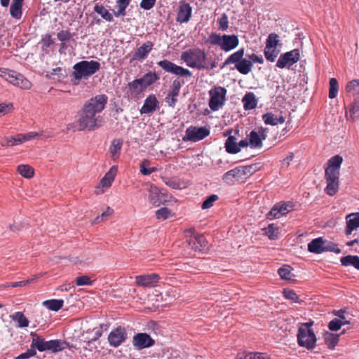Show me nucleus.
<instances>
[{
    "label": "nucleus",
    "instance_id": "1a4fd4ad",
    "mask_svg": "<svg viewBox=\"0 0 359 359\" xmlns=\"http://www.w3.org/2000/svg\"><path fill=\"white\" fill-rule=\"evenodd\" d=\"M226 92V89L222 86H216L209 90V107L212 111H218L225 104Z\"/></svg>",
    "mask_w": 359,
    "mask_h": 359
},
{
    "label": "nucleus",
    "instance_id": "a18cd8bd",
    "mask_svg": "<svg viewBox=\"0 0 359 359\" xmlns=\"http://www.w3.org/2000/svg\"><path fill=\"white\" fill-rule=\"evenodd\" d=\"M279 41L280 40L278 35L276 33H271L267 37L265 47L268 49L273 48H276Z\"/></svg>",
    "mask_w": 359,
    "mask_h": 359
},
{
    "label": "nucleus",
    "instance_id": "338daca9",
    "mask_svg": "<svg viewBox=\"0 0 359 359\" xmlns=\"http://www.w3.org/2000/svg\"><path fill=\"white\" fill-rule=\"evenodd\" d=\"M184 84V81L183 80L176 79L172 81V85L170 86V90L180 93V88Z\"/></svg>",
    "mask_w": 359,
    "mask_h": 359
},
{
    "label": "nucleus",
    "instance_id": "c03bdc74",
    "mask_svg": "<svg viewBox=\"0 0 359 359\" xmlns=\"http://www.w3.org/2000/svg\"><path fill=\"white\" fill-rule=\"evenodd\" d=\"M348 113L352 120L359 117V97H356L351 104Z\"/></svg>",
    "mask_w": 359,
    "mask_h": 359
},
{
    "label": "nucleus",
    "instance_id": "0e129e2a",
    "mask_svg": "<svg viewBox=\"0 0 359 359\" xmlns=\"http://www.w3.org/2000/svg\"><path fill=\"white\" fill-rule=\"evenodd\" d=\"M149 165V162L144 160L140 166V172L143 175H149L156 171L155 168H147L146 165Z\"/></svg>",
    "mask_w": 359,
    "mask_h": 359
},
{
    "label": "nucleus",
    "instance_id": "2eb2a0df",
    "mask_svg": "<svg viewBox=\"0 0 359 359\" xmlns=\"http://www.w3.org/2000/svg\"><path fill=\"white\" fill-rule=\"evenodd\" d=\"M127 339L126 329L121 326L113 330L108 336V341L111 346L118 347Z\"/></svg>",
    "mask_w": 359,
    "mask_h": 359
},
{
    "label": "nucleus",
    "instance_id": "f3484780",
    "mask_svg": "<svg viewBox=\"0 0 359 359\" xmlns=\"http://www.w3.org/2000/svg\"><path fill=\"white\" fill-rule=\"evenodd\" d=\"M292 210V206L290 203H286L284 202L276 203L267 214V218L269 219L280 218V217L287 214Z\"/></svg>",
    "mask_w": 359,
    "mask_h": 359
},
{
    "label": "nucleus",
    "instance_id": "4c0bfd02",
    "mask_svg": "<svg viewBox=\"0 0 359 359\" xmlns=\"http://www.w3.org/2000/svg\"><path fill=\"white\" fill-rule=\"evenodd\" d=\"M264 234L271 240H276L278 238L279 229L273 224H270L267 227L262 229Z\"/></svg>",
    "mask_w": 359,
    "mask_h": 359
},
{
    "label": "nucleus",
    "instance_id": "c9c22d12",
    "mask_svg": "<svg viewBox=\"0 0 359 359\" xmlns=\"http://www.w3.org/2000/svg\"><path fill=\"white\" fill-rule=\"evenodd\" d=\"M339 337V334H335L329 332H325L323 334L324 341L330 348H333L337 344Z\"/></svg>",
    "mask_w": 359,
    "mask_h": 359
},
{
    "label": "nucleus",
    "instance_id": "4d7b16f0",
    "mask_svg": "<svg viewBox=\"0 0 359 359\" xmlns=\"http://www.w3.org/2000/svg\"><path fill=\"white\" fill-rule=\"evenodd\" d=\"M218 199H219V197L217 195H216V194L210 195L203 201V203L201 205V208L203 210L210 208L213 205V203L215 201H217Z\"/></svg>",
    "mask_w": 359,
    "mask_h": 359
},
{
    "label": "nucleus",
    "instance_id": "de8ad7c7",
    "mask_svg": "<svg viewBox=\"0 0 359 359\" xmlns=\"http://www.w3.org/2000/svg\"><path fill=\"white\" fill-rule=\"evenodd\" d=\"M173 215L171 210L168 208H161L156 211V217L159 220H165Z\"/></svg>",
    "mask_w": 359,
    "mask_h": 359
},
{
    "label": "nucleus",
    "instance_id": "5701e85b",
    "mask_svg": "<svg viewBox=\"0 0 359 359\" xmlns=\"http://www.w3.org/2000/svg\"><path fill=\"white\" fill-rule=\"evenodd\" d=\"M345 233L348 236L352 231L359 228V212L351 213L346 217Z\"/></svg>",
    "mask_w": 359,
    "mask_h": 359
},
{
    "label": "nucleus",
    "instance_id": "dca6fc26",
    "mask_svg": "<svg viewBox=\"0 0 359 359\" xmlns=\"http://www.w3.org/2000/svg\"><path fill=\"white\" fill-rule=\"evenodd\" d=\"M154 343V340L147 333L136 334L133 338V345L137 350L151 347Z\"/></svg>",
    "mask_w": 359,
    "mask_h": 359
},
{
    "label": "nucleus",
    "instance_id": "f8f14e48",
    "mask_svg": "<svg viewBox=\"0 0 359 359\" xmlns=\"http://www.w3.org/2000/svg\"><path fill=\"white\" fill-rule=\"evenodd\" d=\"M268 129L263 127L257 130H252L248 135L249 146L252 149H260L263 146V141L266 139Z\"/></svg>",
    "mask_w": 359,
    "mask_h": 359
},
{
    "label": "nucleus",
    "instance_id": "cd10ccee",
    "mask_svg": "<svg viewBox=\"0 0 359 359\" xmlns=\"http://www.w3.org/2000/svg\"><path fill=\"white\" fill-rule=\"evenodd\" d=\"M123 147V140L121 139H114L111 142L109 147V154L111 158L115 161L118 158Z\"/></svg>",
    "mask_w": 359,
    "mask_h": 359
},
{
    "label": "nucleus",
    "instance_id": "7ed1b4c3",
    "mask_svg": "<svg viewBox=\"0 0 359 359\" xmlns=\"http://www.w3.org/2000/svg\"><path fill=\"white\" fill-rule=\"evenodd\" d=\"M343 162L342 156L335 155L327 161V166L325 170V177L327 182L325 192L329 196H333L339 188V170Z\"/></svg>",
    "mask_w": 359,
    "mask_h": 359
},
{
    "label": "nucleus",
    "instance_id": "13d9d810",
    "mask_svg": "<svg viewBox=\"0 0 359 359\" xmlns=\"http://www.w3.org/2000/svg\"><path fill=\"white\" fill-rule=\"evenodd\" d=\"M38 277H39L38 276H34V278H29V279H27L25 280H21V281L11 283H6L4 285V287H24V286L27 285V284L32 283Z\"/></svg>",
    "mask_w": 359,
    "mask_h": 359
},
{
    "label": "nucleus",
    "instance_id": "79ce46f5",
    "mask_svg": "<svg viewBox=\"0 0 359 359\" xmlns=\"http://www.w3.org/2000/svg\"><path fill=\"white\" fill-rule=\"evenodd\" d=\"M18 172L25 178H31L34 175V169L29 165L22 164L18 166Z\"/></svg>",
    "mask_w": 359,
    "mask_h": 359
},
{
    "label": "nucleus",
    "instance_id": "9d476101",
    "mask_svg": "<svg viewBox=\"0 0 359 359\" xmlns=\"http://www.w3.org/2000/svg\"><path fill=\"white\" fill-rule=\"evenodd\" d=\"M157 64L166 72L180 77L190 78L192 76V73L188 69L178 66L168 60H161Z\"/></svg>",
    "mask_w": 359,
    "mask_h": 359
},
{
    "label": "nucleus",
    "instance_id": "09e8293b",
    "mask_svg": "<svg viewBox=\"0 0 359 359\" xmlns=\"http://www.w3.org/2000/svg\"><path fill=\"white\" fill-rule=\"evenodd\" d=\"M350 324V321H341L338 318H334L328 324V328L331 331H338L342 325Z\"/></svg>",
    "mask_w": 359,
    "mask_h": 359
},
{
    "label": "nucleus",
    "instance_id": "6ab92c4d",
    "mask_svg": "<svg viewBox=\"0 0 359 359\" xmlns=\"http://www.w3.org/2000/svg\"><path fill=\"white\" fill-rule=\"evenodd\" d=\"M148 198L151 204L154 206H159L166 201L165 194L155 185H150Z\"/></svg>",
    "mask_w": 359,
    "mask_h": 359
},
{
    "label": "nucleus",
    "instance_id": "bb28decb",
    "mask_svg": "<svg viewBox=\"0 0 359 359\" xmlns=\"http://www.w3.org/2000/svg\"><path fill=\"white\" fill-rule=\"evenodd\" d=\"M243 107L245 110H250L256 108L257 99L253 93H246L242 99Z\"/></svg>",
    "mask_w": 359,
    "mask_h": 359
},
{
    "label": "nucleus",
    "instance_id": "b1692460",
    "mask_svg": "<svg viewBox=\"0 0 359 359\" xmlns=\"http://www.w3.org/2000/svg\"><path fill=\"white\" fill-rule=\"evenodd\" d=\"M158 101L154 95H149L144 102L142 107L140 109V113L150 114L154 112L158 107Z\"/></svg>",
    "mask_w": 359,
    "mask_h": 359
},
{
    "label": "nucleus",
    "instance_id": "ea45409f",
    "mask_svg": "<svg viewBox=\"0 0 359 359\" xmlns=\"http://www.w3.org/2000/svg\"><path fill=\"white\" fill-rule=\"evenodd\" d=\"M94 11L108 22L113 21L112 14L110 13L102 5L95 4Z\"/></svg>",
    "mask_w": 359,
    "mask_h": 359
},
{
    "label": "nucleus",
    "instance_id": "9b49d317",
    "mask_svg": "<svg viewBox=\"0 0 359 359\" xmlns=\"http://www.w3.org/2000/svg\"><path fill=\"white\" fill-rule=\"evenodd\" d=\"M299 59V50L293 49L280 55L276 62V67L280 69H290V67L297 63Z\"/></svg>",
    "mask_w": 359,
    "mask_h": 359
},
{
    "label": "nucleus",
    "instance_id": "473e14b6",
    "mask_svg": "<svg viewBox=\"0 0 359 359\" xmlns=\"http://www.w3.org/2000/svg\"><path fill=\"white\" fill-rule=\"evenodd\" d=\"M225 149L226 152L229 154H237L240 151L239 146H238V142L236 138L230 135L226 140L225 142Z\"/></svg>",
    "mask_w": 359,
    "mask_h": 359
},
{
    "label": "nucleus",
    "instance_id": "a211bd4d",
    "mask_svg": "<svg viewBox=\"0 0 359 359\" xmlns=\"http://www.w3.org/2000/svg\"><path fill=\"white\" fill-rule=\"evenodd\" d=\"M194 231V229H190L186 232L191 236L188 241L189 245L195 251L201 252L206 248L207 242L205 238L203 235H194L192 236Z\"/></svg>",
    "mask_w": 359,
    "mask_h": 359
},
{
    "label": "nucleus",
    "instance_id": "a878e982",
    "mask_svg": "<svg viewBox=\"0 0 359 359\" xmlns=\"http://www.w3.org/2000/svg\"><path fill=\"white\" fill-rule=\"evenodd\" d=\"M262 119L265 124L271 126L283 124L285 121L283 116H276L271 112L263 114Z\"/></svg>",
    "mask_w": 359,
    "mask_h": 359
},
{
    "label": "nucleus",
    "instance_id": "2f4dec72",
    "mask_svg": "<svg viewBox=\"0 0 359 359\" xmlns=\"http://www.w3.org/2000/svg\"><path fill=\"white\" fill-rule=\"evenodd\" d=\"M140 79L146 90L149 86L157 81L159 79V76L156 72H149L142 78H140Z\"/></svg>",
    "mask_w": 359,
    "mask_h": 359
},
{
    "label": "nucleus",
    "instance_id": "ddd939ff",
    "mask_svg": "<svg viewBox=\"0 0 359 359\" xmlns=\"http://www.w3.org/2000/svg\"><path fill=\"white\" fill-rule=\"evenodd\" d=\"M210 134V131L205 127H189L186 130L185 136L183 137L184 141L198 142L200 141Z\"/></svg>",
    "mask_w": 359,
    "mask_h": 359
},
{
    "label": "nucleus",
    "instance_id": "052dcab7",
    "mask_svg": "<svg viewBox=\"0 0 359 359\" xmlns=\"http://www.w3.org/2000/svg\"><path fill=\"white\" fill-rule=\"evenodd\" d=\"M283 296L285 299L293 301L294 302H299V296L292 290H284Z\"/></svg>",
    "mask_w": 359,
    "mask_h": 359
},
{
    "label": "nucleus",
    "instance_id": "72a5a7b5",
    "mask_svg": "<svg viewBox=\"0 0 359 359\" xmlns=\"http://www.w3.org/2000/svg\"><path fill=\"white\" fill-rule=\"evenodd\" d=\"M11 318L18 323V327H26L29 325V320L22 312H15L10 316Z\"/></svg>",
    "mask_w": 359,
    "mask_h": 359
},
{
    "label": "nucleus",
    "instance_id": "49530a36",
    "mask_svg": "<svg viewBox=\"0 0 359 359\" xmlns=\"http://www.w3.org/2000/svg\"><path fill=\"white\" fill-rule=\"evenodd\" d=\"M323 243V252H333L336 254H339L341 252V250L338 248L337 244L324 239Z\"/></svg>",
    "mask_w": 359,
    "mask_h": 359
},
{
    "label": "nucleus",
    "instance_id": "c85d7f7f",
    "mask_svg": "<svg viewBox=\"0 0 359 359\" xmlns=\"http://www.w3.org/2000/svg\"><path fill=\"white\" fill-rule=\"evenodd\" d=\"M31 336L32 337L31 346L34 348L35 351L37 349L40 352L45 351L47 341L34 332L31 333Z\"/></svg>",
    "mask_w": 359,
    "mask_h": 359
},
{
    "label": "nucleus",
    "instance_id": "6e6d98bb",
    "mask_svg": "<svg viewBox=\"0 0 359 359\" xmlns=\"http://www.w3.org/2000/svg\"><path fill=\"white\" fill-rule=\"evenodd\" d=\"M278 273L282 279L290 280L291 278V267L284 265L278 270Z\"/></svg>",
    "mask_w": 359,
    "mask_h": 359
},
{
    "label": "nucleus",
    "instance_id": "a19ab883",
    "mask_svg": "<svg viewBox=\"0 0 359 359\" xmlns=\"http://www.w3.org/2000/svg\"><path fill=\"white\" fill-rule=\"evenodd\" d=\"M22 143H23L22 134H18L15 137L5 138V140L2 141L1 144L3 147H10L18 145Z\"/></svg>",
    "mask_w": 359,
    "mask_h": 359
},
{
    "label": "nucleus",
    "instance_id": "8fccbe9b",
    "mask_svg": "<svg viewBox=\"0 0 359 359\" xmlns=\"http://www.w3.org/2000/svg\"><path fill=\"white\" fill-rule=\"evenodd\" d=\"M238 359H270V357L264 353L250 352L245 353L243 357H240Z\"/></svg>",
    "mask_w": 359,
    "mask_h": 359
},
{
    "label": "nucleus",
    "instance_id": "aec40b11",
    "mask_svg": "<svg viewBox=\"0 0 359 359\" xmlns=\"http://www.w3.org/2000/svg\"><path fill=\"white\" fill-rule=\"evenodd\" d=\"M137 285L144 287H153L156 286L160 280V277L157 273H151L137 276L135 278Z\"/></svg>",
    "mask_w": 359,
    "mask_h": 359
},
{
    "label": "nucleus",
    "instance_id": "69168bd1",
    "mask_svg": "<svg viewBox=\"0 0 359 359\" xmlns=\"http://www.w3.org/2000/svg\"><path fill=\"white\" fill-rule=\"evenodd\" d=\"M114 213L113 209L109 207H107L106 211L103 212L100 215L97 216L95 220L94 223H99L101 221L104 220L105 217L111 215Z\"/></svg>",
    "mask_w": 359,
    "mask_h": 359
},
{
    "label": "nucleus",
    "instance_id": "bf43d9fd",
    "mask_svg": "<svg viewBox=\"0 0 359 359\" xmlns=\"http://www.w3.org/2000/svg\"><path fill=\"white\" fill-rule=\"evenodd\" d=\"M217 23L219 25V29L222 31L227 30L229 24L227 15L226 13H223L217 20Z\"/></svg>",
    "mask_w": 359,
    "mask_h": 359
},
{
    "label": "nucleus",
    "instance_id": "58836bf2",
    "mask_svg": "<svg viewBox=\"0 0 359 359\" xmlns=\"http://www.w3.org/2000/svg\"><path fill=\"white\" fill-rule=\"evenodd\" d=\"M128 86L130 92L135 95H138L145 90L140 79H135L128 83Z\"/></svg>",
    "mask_w": 359,
    "mask_h": 359
},
{
    "label": "nucleus",
    "instance_id": "680f3d73",
    "mask_svg": "<svg viewBox=\"0 0 359 359\" xmlns=\"http://www.w3.org/2000/svg\"><path fill=\"white\" fill-rule=\"evenodd\" d=\"M72 36V34L67 30H61L57 34V37L61 42L68 41Z\"/></svg>",
    "mask_w": 359,
    "mask_h": 359
},
{
    "label": "nucleus",
    "instance_id": "e2e57ef3",
    "mask_svg": "<svg viewBox=\"0 0 359 359\" xmlns=\"http://www.w3.org/2000/svg\"><path fill=\"white\" fill-rule=\"evenodd\" d=\"M76 281V285L79 286L91 285L93 284V281L90 280V278L87 276L77 277Z\"/></svg>",
    "mask_w": 359,
    "mask_h": 359
},
{
    "label": "nucleus",
    "instance_id": "e433bc0d",
    "mask_svg": "<svg viewBox=\"0 0 359 359\" xmlns=\"http://www.w3.org/2000/svg\"><path fill=\"white\" fill-rule=\"evenodd\" d=\"M64 301L62 299H50L43 302V305L50 311H57L63 306Z\"/></svg>",
    "mask_w": 359,
    "mask_h": 359
},
{
    "label": "nucleus",
    "instance_id": "37998d69",
    "mask_svg": "<svg viewBox=\"0 0 359 359\" xmlns=\"http://www.w3.org/2000/svg\"><path fill=\"white\" fill-rule=\"evenodd\" d=\"M346 90L351 95H358V97H359V79L350 81L346 85Z\"/></svg>",
    "mask_w": 359,
    "mask_h": 359
},
{
    "label": "nucleus",
    "instance_id": "7c9ffc66",
    "mask_svg": "<svg viewBox=\"0 0 359 359\" xmlns=\"http://www.w3.org/2000/svg\"><path fill=\"white\" fill-rule=\"evenodd\" d=\"M323 238L321 237L312 240L308 244V250L315 254L323 253Z\"/></svg>",
    "mask_w": 359,
    "mask_h": 359
},
{
    "label": "nucleus",
    "instance_id": "6e6552de",
    "mask_svg": "<svg viewBox=\"0 0 359 359\" xmlns=\"http://www.w3.org/2000/svg\"><path fill=\"white\" fill-rule=\"evenodd\" d=\"M0 76L11 84L23 89H29L30 81L21 74L6 68H0Z\"/></svg>",
    "mask_w": 359,
    "mask_h": 359
},
{
    "label": "nucleus",
    "instance_id": "f704fd0d",
    "mask_svg": "<svg viewBox=\"0 0 359 359\" xmlns=\"http://www.w3.org/2000/svg\"><path fill=\"white\" fill-rule=\"evenodd\" d=\"M341 265L344 266H353L359 270V257L356 255H347L341 259Z\"/></svg>",
    "mask_w": 359,
    "mask_h": 359
},
{
    "label": "nucleus",
    "instance_id": "423d86ee",
    "mask_svg": "<svg viewBox=\"0 0 359 359\" xmlns=\"http://www.w3.org/2000/svg\"><path fill=\"white\" fill-rule=\"evenodd\" d=\"M208 42L213 46H217L224 52L235 49L239 44L238 36L235 34H223L212 33L208 38Z\"/></svg>",
    "mask_w": 359,
    "mask_h": 359
},
{
    "label": "nucleus",
    "instance_id": "39448f33",
    "mask_svg": "<svg viewBox=\"0 0 359 359\" xmlns=\"http://www.w3.org/2000/svg\"><path fill=\"white\" fill-rule=\"evenodd\" d=\"M180 59L191 68L198 70H204L205 68H207L205 66L207 54L203 49L198 48L188 49L182 53Z\"/></svg>",
    "mask_w": 359,
    "mask_h": 359
},
{
    "label": "nucleus",
    "instance_id": "c756f323",
    "mask_svg": "<svg viewBox=\"0 0 359 359\" xmlns=\"http://www.w3.org/2000/svg\"><path fill=\"white\" fill-rule=\"evenodd\" d=\"M65 343L59 339L47 341L46 346L45 347V351H50L53 353H57L65 349Z\"/></svg>",
    "mask_w": 359,
    "mask_h": 359
},
{
    "label": "nucleus",
    "instance_id": "5fc2aeb1",
    "mask_svg": "<svg viewBox=\"0 0 359 359\" xmlns=\"http://www.w3.org/2000/svg\"><path fill=\"white\" fill-rule=\"evenodd\" d=\"M22 6L11 4L10 8L11 15L15 19H20L22 14Z\"/></svg>",
    "mask_w": 359,
    "mask_h": 359
},
{
    "label": "nucleus",
    "instance_id": "393cba45",
    "mask_svg": "<svg viewBox=\"0 0 359 359\" xmlns=\"http://www.w3.org/2000/svg\"><path fill=\"white\" fill-rule=\"evenodd\" d=\"M245 173V171L243 168H235L226 172L223 175L222 180L227 184H233L234 180H239Z\"/></svg>",
    "mask_w": 359,
    "mask_h": 359
},
{
    "label": "nucleus",
    "instance_id": "412c9836",
    "mask_svg": "<svg viewBox=\"0 0 359 359\" xmlns=\"http://www.w3.org/2000/svg\"><path fill=\"white\" fill-rule=\"evenodd\" d=\"M192 13V8L187 3H181L177 14L176 20L180 23H185L189 21Z\"/></svg>",
    "mask_w": 359,
    "mask_h": 359
},
{
    "label": "nucleus",
    "instance_id": "4be33fe9",
    "mask_svg": "<svg viewBox=\"0 0 359 359\" xmlns=\"http://www.w3.org/2000/svg\"><path fill=\"white\" fill-rule=\"evenodd\" d=\"M154 43L147 41L139 47L133 55V60L142 61L147 57L149 53L152 50Z\"/></svg>",
    "mask_w": 359,
    "mask_h": 359
},
{
    "label": "nucleus",
    "instance_id": "f03ea898",
    "mask_svg": "<svg viewBox=\"0 0 359 359\" xmlns=\"http://www.w3.org/2000/svg\"><path fill=\"white\" fill-rule=\"evenodd\" d=\"M245 53L244 48H240L237 51L231 54L223 62L221 68H224L229 65L233 64L234 68L241 74H248L252 69L253 63H264V58L261 55L255 53L248 54L245 58H243Z\"/></svg>",
    "mask_w": 359,
    "mask_h": 359
},
{
    "label": "nucleus",
    "instance_id": "3c124183",
    "mask_svg": "<svg viewBox=\"0 0 359 359\" xmlns=\"http://www.w3.org/2000/svg\"><path fill=\"white\" fill-rule=\"evenodd\" d=\"M338 82L335 78H332L330 80V90L329 97L333 99L337 97L338 93Z\"/></svg>",
    "mask_w": 359,
    "mask_h": 359
},
{
    "label": "nucleus",
    "instance_id": "774afa93",
    "mask_svg": "<svg viewBox=\"0 0 359 359\" xmlns=\"http://www.w3.org/2000/svg\"><path fill=\"white\" fill-rule=\"evenodd\" d=\"M156 2V0H142L140 2V7L144 10L148 11L154 6Z\"/></svg>",
    "mask_w": 359,
    "mask_h": 359
},
{
    "label": "nucleus",
    "instance_id": "20e7f679",
    "mask_svg": "<svg viewBox=\"0 0 359 359\" xmlns=\"http://www.w3.org/2000/svg\"><path fill=\"white\" fill-rule=\"evenodd\" d=\"M100 63L95 60H82L73 66L70 76L74 84H78L81 79H88L100 69Z\"/></svg>",
    "mask_w": 359,
    "mask_h": 359
},
{
    "label": "nucleus",
    "instance_id": "864d4df0",
    "mask_svg": "<svg viewBox=\"0 0 359 359\" xmlns=\"http://www.w3.org/2000/svg\"><path fill=\"white\" fill-rule=\"evenodd\" d=\"M179 93L170 89L167 96L165 97V102L171 107H174L177 101V97Z\"/></svg>",
    "mask_w": 359,
    "mask_h": 359
},
{
    "label": "nucleus",
    "instance_id": "4468645a",
    "mask_svg": "<svg viewBox=\"0 0 359 359\" xmlns=\"http://www.w3.org/2000/svg\"><path fill=\"white\" fill-rule=\"evenodd\" d=\"M118 168L116 165L111 167L109 170L102 178L99 185L96 187V194H102L105 192V189H109L113 182L114 181L116 175Z\"/></svg>",
    "mask_w": 359,
    "mask_h": 359
},
{
    "label": "nucleus",
    "instance_id": "f257e3e1",
    "mask_svg": "<svg viewBox=\"0 0 359 359\" xmlns=\"http://www.w3.org/2000/svg\"><path fill=\"white\" fill-rule=\"evenodd\" d=\"M107 102L108 97L104 94L97 95L86 102L79 114L77 130L92 131L101 127L103 118L100 114Z\"/></svg>",
    "mask_w": 359,
    "mask_h": 359
},
{
    "label": "nucleus",
    "instance_id": "0eeeda50",
    "mask_svg": "<svg viewBox=\"0 0 359 359\" xmlns=\"http://www.w3.org/2000/svg\"><path fill=\"white\" fill-rule=\"evenodd\" d=\"M313 322L303 323L298 330L297 341L300 346L313 349L316 343V335L311 328Z\"/></svg>",
    "mask_w": 359,
    "mask_h": 359
},
{
    "label": "nucleus",
    "instance_id": "603ef678",
    "mask_svg": "<svg viewBox=\"0 0 359 359\" xmlns=\"http://www.w3.org/2000/svg\"><path fill=\"white\" fill-rule=\"evenodd\" d=\"M264 53L266 60L273 62L276 60L279 53V51L277 50L276 48L268 49L267 48L265 47Z\"/></svg>",
    "mask_w": 359,
    "mask_h": 359
}]
</instances>
